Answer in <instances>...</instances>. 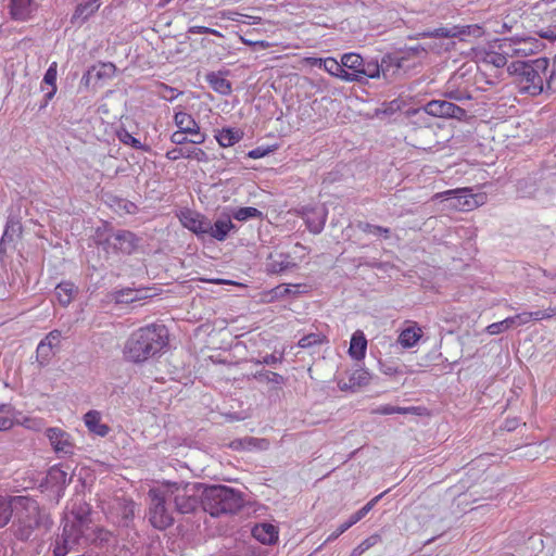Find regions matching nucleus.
<instances>
[{
    "mask_svg": "<svg viewBox=\"0 0 556 556\" xmlns=\"http://www.w3.org/2000/svg\"><path fill=\"white\" fill-rule=\"evenodd\" d=\"M13 511L18 516L21 527L17 535L22 540H27L33 529L38 527L48 529L52 525L49 515L40 510L36 501L26 496H15L11 503L0 500V528L9 522Z\"/></svg>",
    "mask_w": 556,
    "mask_h": 556,
    "instance_id": "2",
    "label": "nucleus"
},
{
    "mask_svg": "<svg viewBox=\"0 0 556 556\" xmlns=\"http://www.w3.org/2000/svg\"><path fill=\"white\" fill-rule=\"evenodd\" d=\"M108 242L115 249L125 254H130L137 247V238L130 231H118L108 239Z\"/></svg>",
    "mask_w": 556,
    "mask_h": 556,
    "instance_id": "20",
    "label": "nucleus"
},
{
    "mask_svg": "<svg viewBox=\"0 0 556 556\" xmlns=\"http://www.w3.org/2000/svg\"><path fill=\"white\" fill-rule=\"evenodd\" d=\"M31 0H12L11 12L15 18L24 20L29 14Z\"/></svg>",
    "mask_w": 556,
    "mask_h": 556,
    "instance_id": "40",
    "label": "nucleus"
},
{
    "mask_svg": "<svg viewBox=\"0 0 556 556\" xmlns=\"http://www.w3.org/2000/svg\"><path fill=\"white\" fill-rule=\"evenodd\" d=\"M380 541V536L378 534H372L369 538L365 539L358 547L365 553L370 547L375 546Z\"/></svg>",
    "mask_w": 556,
    "mask_h": 556,
    "instance_id": "52",
    "label": "nucleus"
},
{
    "mask_svg": "<svg viewBox=\"0 0 556 556\" xmlns=\"http://www.w3.org/2000/svg\"><path fill=\"white\" fill-rule=\"evenodd\" d=\"M253 536L263 544L275 543L278 539L276 527L270 523L256 525L252 530Z\"/></svg>",
    "mask_w": 556,
    "mask_h": 556,
    "instance_id": "31",
    "label": "nucleus"
},
{
    "mask_svg": "<svg viewBox=\"0 0 556 556\" xmlns=\"http://www.w3.org/2000/svg\"><path fill=\"white\" fill-rule=\"evenodd\" d=\"M243 503L242 494L226 485H213L203 491L202 505L211 516L236 513Z\"/></svg>",
    "mask_w": 556,
    "mask_h": 556,
    "instance_id": "4",
    "label": "nucleus"
},
{
    "mask_svg": "<svg viewBox=\"0 0 556 556\" xmlns=\"http://www.w3.org/2000/svg\"><path fill=\"white\" fill-rule=\"evenodd\" d=\"M357 228L361 231H363L365 233L372 235V236H383V237L388 238L390 235L389 228L377 226V225H371L369 223L359 222L357 224Z\"/></svg>",
    "mask_w": 556,
    "mask_h": 556,
    "instance_id": "42",
    "label": "nucleus"
},
{
    "mask_svg": "<svg viewBox=\"0 0 556 556\" xmlns=\"http://www.w3.org/2000/svg\"><path fill=\"white\" fill-rule=\"evenodd\" d=\"M394 410H396L395 414L407 415L414 413L416 408L394 406Z\"/></svg>",
    "mask_w": 556,
    "mask_h": 556,
    "instance_id": "62",
    "label": "nucleus"
},
{
    "mask_svg": "<svg viewBox=\"0 0 556 556\" xmlns=\"http://www.w3.org/2000/svg\"><path fill=\"white\" fill-rule=\"evenodd\" d=\"M111 296L116 303H132L142 299L140 290L130 288L116 290Z\"/></svg>",
    "mask_w": 556,
    "mask_h": 556,
    "instance_id": "38",
    "label": "nucleus"
},
{
    "mask_svg": "<svg viewBox=\"0 0 556 556\" xmlns=\"http://www.w3.org/2000/svg\"><path fill=\"white\" fill-rule=\"evenodd\" d=\"M341 62L343 70H351L348 74H358L357 71H362L364 64L363 58L354 52L344 53L341 58Z\"/></svg>",
    "mask_w": 556,
    "mask_h": 556,
    "instance_id": "36",
    "label": "nucleus"
},
{
    "mask_svg": "<svg viewBox=\"0 0 556 556\" xmlns=\"http://www.w3.org/2000/svg\"><path fill=\"white\" fill-rule=\"evenodd\" d=\"M425 113L435 117H451L462 119L466 116V111L458 105L445 100H432L424 109Z\"/></svg>",
    "mask_w": 556,
    "mask_h": 556,
    "instance_id": "12",
    "label": "nucleus"
},
{
    "mask_svg": "<svg viewBox=\"0 0 556 556\" xmlns=\"http://www.w3.org/2000/svg\"><path fill=\"white\" fill-rule=\"evenodd\" d=\"M465 34L464 29H459L458 26L451 28L440 27L431 31L424 33L426 37H439V38H452Z\"/></svg>",
    "mask_w": 556,
    "mask_h": 556,
    "instance_id": "39",
    "label": "nucleus"
},
{
    "mask_svg": "<svg viewBox=\"0 0 556 556\" xmlns=\"http://www.w3.org/2000/svg\"><path fill=\"white\" fill-rule=\"evenodd\" d=\"M382 495L383 494H379L376 497H374L372 500H370L365 506L362 507V510H364L365 514L367 515L374 508V506L379 502V500L382 497Z\"/></svg>",
    "mask_w": 556,
    "mask_h": 556,
    "instance_id": "61",
    "label": "nucleus"
},
{
    "mask_svg": "<svg viewBox=\"0 0 556 556\" xmlns=\"http://www.w3.org/2000/svg\"><path fill=\"white\" fill-rule=\"evenodd\" d=\"M136 504L131 500L118 498L111 510L112 517H121L119 522L123 526H128L129 521L134 518Z\"/></svg>",
    "mask_w": 556,
    "mask_h": 556,
    "instance_id": "22",
    "label": "nucleus"
},
{
    "mask_svg": "<svg viewBox=\"0 0 556 556\" xmlns=\"http://www.w3.org/2000/svg\"><path fill=\"white\" fill-rule=\"evenodd\" d=\"M326 341V337L321 333H309L299 340V346L302 349H308L315 345L323 344Z\"/></svg>",
    "mask_w": 556,
    "mask_h": 556,
    "instance_id": "43",
    "label": "nucleus"
},
{
    "mask_svg": "<svg viewBox=\"0 0 556 556\" xmlns=\"http://www.w3.org/2000/svg\"><path fill=\"white\" fill-rule=\"evenodd\" d=\"M323 67L331 76L338 77L348 83H353L357 76L356 74H348V71L343 70L342 62H338L333 58L324 59Z\"/></svg>",
    "mask_w": 556,
    "mask_h": 556,
    "instance_id": "28",
    "label": "nucleus"
},
{
    "mask_svg": "<svg viewBox=\"0 0 556 556\" xmlns=\"http://www.w3.org/2000/svg\"><path fill=\"white\" fill-rule=\"evenodd\" d=\"M86 529H88V519L86 517L76 516L73 520L67 519L62 534L56 538L53 545L54 556H66L73 551L80 543Z\"/></svg>",
    "mask_w": 556,
    "mask_h": 556,
    "instance_id": "6",
    "label": "nucleus"
},
{
    "mask_svg": "<svg viewBox=\"0 0 556 556\" xmlns=\"http://www.w3.org/2000/svg\"><path fill=\"white\" fill-rule=\"evenodd\" d=\"M502 52L509 58H527L536 53L542 45L533 37H510L502 39Z\"/></svg>",
    "mask_w": 556,
    "mask_h": 556,
    "instance_id": "9",
    "label": "nucleus"
},
{
    "mask_svg": "<svg viewBox=\"0 0 556 556\" xmlns=\"http://www.w3.org/2000/svg\"><path fill=\"white\" fill-rule=\"evenodd\" d=\"M356 521L352 518V516L342 525L338 527V529L332 532L326 540V542H331L336 539H338L341 534H343L348 529H350L352 526H354Z\"/></svg>",
    "mask_w": 556,
    "mask_h": 556,
    "instance_id": "46",
    "label": "nucleus"
},
{
    "mask_svg": "<svg viewBox=\"0 0 556 556\" xmlns=\"http://www.w3.org/2000/svg\"><path fill=\"white\" fill-rule=\"evenodd\" d=\"M14 425L10 416H0V431L8 430Z\"/></svg>",
    "mask_w": 556,
    "mask_h": 556,
    "instance_id": "60",
    "label": "nucleus"
},
{
    "mask_svg": "<svg viewBox=\"0 0 556 556\" xmlns=\"http://www.w3.org/2000/svg\"><path fill=\"white\" fill-rule=\"evenodd\" d=\"M536 34L543 39H548L551 41L556 40V23L536 30Z\"/></svg>",
    "mask_w": 556,
    "mask_h": 556,
    "instance_id": "49",
    "label": "nucleus"
},
{
    "mask_svg": "<svg viewBox=\"0 0 556 556\" xmlns=\"http://www.w3.org/2000/svg\"><path fill=\"white\" fill-rule=\"evenodd\" d=\"M261 216L262 212L251 206L240 207L232 213V217L239 222H245L250 218H257Z\"/></svg>",
    "mask_w": 556,
    "mask_h": 556,
    "instance_id": "41",
    "label": "nucleus"
},
{
    "mask_svg": "<svg viewBox=\"0 0 556 556\" xmlns=\"http://www.w3.org/2000/svg\"><path fill=\"white\" fill-rule=\"evenodd\" d=\"M434 199L450 200L451 207L459 211H472L486 202L485 193H472L471 189H451L435 193Z\"/></svg>",
    "mask_w": 556,
    "mask_h": 556,
    "instance_id": "8",
    "label": "nucleus"
},
{
    "mask_svg": "<svg viewBox=\"0 0 556 556\" xmlns=\"http://www.w3.org/2000/svg\"><path fill=\"white\" fill-rule=\"evenodd\" d=\"M47 437L56 453H73L74 445L71 440V435L61 428L54 427L47 429Z\"/></svg>",
    "mask_w": 556,
    "mask_h": 556,
    "instance_id": "18",
    "label": "nucleus"
},
{
    "mask_svg": "<svg viewBox=\"0 0 556 556\" xmlns=\"http://www.w3.org/2000/svg\"><path fill=\"white\" fill-rule=\"evenodd\" d=\"M56 76H58V64L56 62H52L45 73L41 90L45 91L43 85H48L49 88L45 94V102L40 105V109H45L49 101L53 99L56 93Z\"/></svg>",
    "mask_w": 556,
    "mask_h": 556,
    "instance_id": "24",
    "label": "nucleus"
},
{
    "mask_svg": "<svg viewBox=\"0 0 556 556\" xmlns=\"http://www.w3.org/2000/svg\"><path fill=\"white\" fill-rule=\"evenodd\" d=\"M486 332L491 336L500 334L507 331L504 324L501 321L493 323L485 328Z\"/></svg>",
    "mask_w": 556,
    "mask_h": 556,
    "instance_id": "54",
    "label": "nucleus"
},
{
    "mask_svg": "<svg viewBox=\"0 0 556 556\" xmlns=\"http://www.w3.org/2000/svg\"><path fill=\"white\" fill-rule=\"evenodd\" d=\"M163 486L169 497L175 504L176 510L180 514L193 513L199 504L201 494V485L198 483H177V482H163Z\"/></svg>",
    "mask_w": 556,
    "mask_h": 556,
    "instance_id": "5",
    "label": "nucleus"
},
{
    "mask_svg": "<svg viewBox=\"0 0 556 556\" xmlns=\"http://www.w3.org/2000/svg\"><path fill=\"white\" fill-rule=\"evenodd\" d=\"M174 122L179 130L188 134L197 132V128L199 126L194 118L189 113L184 111L176 112Z\"/></svg>",
    "mask_w": 556,
    "mask_h": 556,
    "instance_id": "35",
    "label": "nucleus"
},
{
    "mask_svg": "<svg viewBox=\"0 0 556 556\" xmlns=\"http://www.w3.org/2000/svg\"><path fill=\"white\" fill-rule=\"evenodd\" d=\"M169 342L164 325L151 324L135 330L124 346V356L132 363H143L165 352Z\"/></svg>",
    "mask_w": 556,
    "mask_h": 556,
    "instance_id": "1",
    "label": "nucleus"
},
{
    "mask_svg": "<svg viewBox=\"0 0 556 556\" xmlns=\"http://www.w3.org/2000/svg\"><path fill=\"white\" fill-rule=\"evenodd\" d=\"M367 339L362 330H356L351 338L349 355L355 361H362L366 355Z\"/></svg>",
    "mask_w": 556,
    "mask_h": 556,
    "instance_id": "26",
    "label": "nucleus"
},
{
    "mask_svg": "<svg viewBox=\"0 0 556 556\" xmlns=\"http://www.w3.org/2000/svg\"><path fill=\"white\" fill-rule=\"evenodd\" d=\"M267 153H268V151L266 149L256 148V149L249 151L248 156L250 159L256 160V159L264 157Z\"/></svg>",
    "mask_w": 556,
    "mask_h": 556,
    "instance_id": "59",
    "label": "nucleus"
},
{
    "mask_svg": "<svg viewBox=\"0 0 556 556\" xmlns=\"http://www.w3.org/2000/svg\"><path fill=\"white\" fill-rule=\"evenodd\" d=\"M67 473L59 467H52L49 471V480L65 483Z\"/></svg>",
    "mask_w": 556,
    "mask_h": 556,
    "instance_id": "48",
    "label": "nucleus"
},
{
    "mask_svg": "<svg viewBox=\"0 0 556 556\" xmlns=\"http://www.w3.org/2000/svg\"><path fill=\"white\" fill-rule=\"evenodd\" d=\"M258 378L262 381H267L276 384H280L283 382V377L281 375L268 370L260 372Z\"/></svg>",
    "mask_w": 556,
    "mask_h": 556,
    "instance_id": "47",
    "label": "nucleus"
},
{
    "mask_svg": "<svg viewBox=\"0 0 556 556\" xmlns=\"http://www.w3.org/2000/svg\"><path fill=\"white\" fill-rule=\"evenodd\" d=\"M459 29H464L465 34L462 36H475L480 37L482 35V29L478 25H467V26H458Z\"/></svg>",
    "mask_w": 556,
    "mask_h": 556,
    "instance_id": "53",
    "label": "nucleus"
},
{
    "mask_svg": "<svg viewBox=\"0 0 556 556\" xmlns=\"http://www.w3.org/2000/svg\"><path fill=\"white\" fill-rule=\"evenodd\" d=\"M116 67L113 63H99L91 66L81 77V85L86 88L96 86L102 80L112 78L115 75Z\"/></svg>",
    "mask_w": 556,
    "mask_h": 556,
    "instance_id": "15",
    "label": "nucleus"
},
{
    "mask_svg": "<svg viewBox=\"0 0 556 556\" xmlns=\"http://www.w3.org/2000/svg\"><path fill=\"white\" fill-rule=\"evenodd\" d=\"M300 214L312 233L317 235L323 231L328 216V211L324 205L303 207Z\"/></svg>",
    "mask_w": 556,
    "mask_h": 556,
    "instance_id": "13",
    "label": "nucleus"
},
{
    "mask_svg": "<svg viewBox=\"0 0 556 556\" xmlns=\"http://www.w3.org/2000/svg\"><path fill=\"white\" fill-rule=\"evenodd\" d=\"M189 135L192 136V138L189 139V142L193 144H201L206 139V135L200 131V126H198L197 132H189Z\"/></svg>",
    "mask_w": 556,
    "mask_h": 556,
    "instance_id": "58",
    "label": "nucleus"
},
{
    "mask_svg": "<svg viewBox=\"0 0 556 556\" xmlns=\"http://www.w3.org/2000/svg\"><path fill=\"white\" fill-rule=\"evenodd\" d=\"M61 338V331L52 330L39 342L36 349V362L40 367L51 362L60 348Z\"/></svg>",
    "mask_w": 556,
    "mask_h": 556,
    "instance_id": "11",
    "label": "nucleus"
},
{
    "mask_svg": "<svg viewBox=\"0 0 556 556\" xmlns=\"http://www.w3.org/2000/svg\"><path fill=\"white\" fill-rule=\"evenodd\" d=\"M393 56L386 55L382 58L381 63L377 61H364L362 71H357L356 79L354 81H362L363 78H379L381 75H386V63H392Z\"/></svg>",
    "mask_w": 556,
    "mask_h": 556,
    "instance_id": "19",
    "label": "nucleus"
},
{
    "mask_svg": "<svg viewBox=\"0 0 556 556\" xmlns=\"http://www.w3.org/2000/svg\"><path fill=\"white\" fill-rule=\"evenodd\" d=\"M117 137L124 144L130 146L138 150L148 151L149 148L146 144H142L137 138H135L127 130H122L117 132Z\"/></svg>",
    "mask_w": 556,
    "mask_h": 556,
    "instance_id": "44",
    "label": "nucleus"
},
{
    "mask_svg": "<svg viewBox=\"0 0 556 556\" xmlns=\"http://www.w3.org/2000/svg\"><path fill=\"white\" fill-rule=\"evenodd\" d=\"M370 381V374L364 368H356L349 372L348 380L339 379L338 387L341 391L355 392L359 388L367 386Z\"/></svg>",
    "mask_w": 556,
    "mask_h": 556,
    "instance_id": "17",
    "label": "nucleus"
},
{
    "mask_svg": "<svg viewBox=\"0 0 556 556\" xmlns=\"http://www.w3.org/2000/svg\"><path fill=\"white\" fill-rule=\"evenodd\" d=\"M206 81L211 88L219 94L227 96L231 92V84L222 73H208L206 75Z\"/></svg>",
    "mask_w": 556,
    "mask_h": 556,
    "instance_id": "32",
    "label": "nucleus"
},
{
    "mask_svg": "<svg viewBox=\"0 0 556 556\" xmlns=\"http://www.w3.org/2000/svg\"><path fill=\"white\" fill-rule=\"evenodd\" d=\"M179 220L185 228L189 229L197 236H204L207 233L208 220L203 215L194 211H181L179 214Z\"/></svg>",
    "mask_w": 556,
    "mask_h": 556,
    "instance_id": "16",
    "label": "nucleus"
},
{
    "mask_svg": "<svg viewBox=\"0 0 556 556\" xmlns=\"http://www.w3.org/2000/svg\"><path fill=\"white\" fill-rule=\"evenodd\" d=\"M502 39L473 49V58L479 65H492L496 68L507 64L508 55L502 52Z\"/></svg>",
    "mask_w": 556,
    "mask_h": 556,
    "instance_id": "10",
    "label": "nucleus"
},
{
    "mask_svg": "<svg viewBox=\"0 0 556 556\" xmlns=\"http://www.w3.org/2000/svg\"><path fill=\"white\" fill-rule=\"evenodd\" d=\"M219 146L227 148L237 143L241 139V132L231 128H224L215 136Z\"/></svg>",
    "mask_w": 556,
    "mask_h": 556,
    "instance_id": "37",
    "label": "nucleus"
},
{
    "mask_svg": "<svg viewBox=\"0 0 556 556\" xmlns=\"http://www.w3.org/2000/svg\"><path fill=\"white\" fill-rule=\"evenodd\" d=\"M20 424L28 429V430H33V431H41L45 426H46V422L42 418L40 417H31V416H27V417H24Z\"/></svg>",
    "mask_w": 556,
    "mask_h": 556,
    "instance_id": "45",
    "label": "nucleus"
},
{
    "mask_svg": "<svg viewBox=\"0 0 556 556\" xmlns=\"http://www.w3.org/2000/svg\"><path fill=\"white\" fill-rule=\"evenodd\" d=\"M502 323L504 324L505 328L507 330L511 329V328H516V324H515V319H514V316H510V317H507L505 318L504 320H502Z\"/></svg>",
    "mask_w": 556,
    "mask_h": 556,
    "instance_id": "64",
    "label": "nucleus"
},
{
    "mask_svg": "<svg viewBox=\"0 0 556 556\" xmlns=\"http://www.w3.org/2000/svg\"><path fill=\"white\" fill-rule=\"evenodd\" d=\"M421 337L422 329L416 323H410L406 328H404L400 332L397 337V343L403 349H410L417 345Z\"/></svg>",
    "mask_w": 556,
    "mask_h": 556,
    "instance_id": "23",
    "label": "nucleus"
},
{
    "mask_svg": "<svg viewBox=\"0 0 556 556\" xmlns=\"http://www.w3.org/2000/svg\"><path fill=\"white\" fill-rule=\"evenodd\" d=\"M446 97H448L452 100L462 101L465 99H470V94L465 90H454L451 89V87H447L445 91Z\"/></svg>",
    "mask_w": 556,
    "mask_h": 556,
    "instance_id": "50",
    "label": "nucleus"
},
{
    "mask_svg": "<svg viewBox=\"0 0 556 556\" xmlns=\"http://www.w3.org/2000/svg\"><path fill=\"white\" fill-rule=\"evenodd\" d=\"M77 293V288L72 282H61L55 287V295L61 305H68Z\"/></svg>",
    "mask_w": 556,
    "mask_h": 556,
    "instance_id": "34",
    "label": "nucleus"
},
{
    "mask_svg": "<svg viewBox=\"0 0 556 556\" xmlns=\"http://www.w3.org/2000/svg\"><path fill=\"white\" fill-rule=\"evenodd\" d=\"M548 65V59L538 58L531 62H511L507 70L509 74L516 76V83L521 92L536 96L543 91V84L545 79L547 87H552V81L555 77V63L553 64V70L549 75Z\"/></svg>",
    "mask_w": 556,
    "mask_h": 556,
    "instance_id": "3",
    "label": "nucleus"
},
{
    "mask_svg": "<svg viewBox=\"0 0 556 556\" xmlns=\"http://www.w3.org/2000/svg\"><path fill=\"white\" fill-rule=\"evenodd\" d=\"M277 362H280V358L276 357L274 354H270V355H266L261 363L267 364V365H273V364H276Z\"/></svg>",
    "mask_w": 556,
    "mask_h": 556,
    "instance_id": "63",
    "label": "nucleus"
},
{
    "mask_svg": "<svg viewBox=\"0 0 556 556\" xmlns=\"http://www.w3.org/2000/svg\"><path fill=\"white\" fill-rule=\"evenodd\" d=\"M395 412L396 410H394V406L390 404L378 406L372 410V413L377 415H393Z\"/></svg>",
    "mask_w": 556,
    "mask_h": 556,
    "instance_id": "57",
    "label": "nucleus"
},
{
    "mask_svg": "<svg viewBox=\"0 0 556 556\" xmlns=\"http://www.w3.org/2000/svg\"><path fill=\"white\" fill-rule=\"evenodd\" d=\"M166 157L169 161H177L179 159H191L199 163H207L210 161L207 153L200 148H174L166 152Z\"/></svg>",
    "mask_w": 556,
    "mask_h": 556,
    "instance_id": "21",
    "label": "nucleus"
},
{
    "mask_svg": "<svg viewBox=\"0 0 556 556\" xmlns=\"http://www.w3.org/2000/svg\"><path fill=\"white\" fill-rule=\"evenodd\" d=\"M84 422L90 432L99 437H105L110 432L109 426L102 422L101 414L98 410L87 412L84 416Z\"/></svg>",
    "mask_w": 556,
    "mask_h": 556,
    "instance_id": "25",
    "label": "nucleus"
},
{
    "mask_svg": "<svg viewBox=\"0 0 556 556\" xmlns=\"http://www.w3.org/2000/svg\"><path fill=\"white\" fill-rule=\"evenodd\" d=\"M100 8L99 0H86L77 5L73 16L72 23L83 24Z\"/></svg>",
    "mask_w": 556,
    "mask_h": 556,
    "instance_id": "29",
    "label": "nucleus"
},
{
    "mask_svg": "<svg viewBox=\"0 0 556 556\" xmlns=\"http://www.w3.org/2000/svg\"><path fill=\"white\" fill-rule=\"evenodd\" d=\"M556 315V307H548L545 311L522 312L514 316L517 327L529 324L531 320H543Z\"/></svg>",
    "mask_w": 556,
    "mask_h": 556,
    "instance_id": "27",
    "label": "nucleus"
},
{
    "mask_svg": "<svg viewBox=\"0 0 556 556\" xmlns=\"http://www.w3.org/2000/svg\"><path fill=\"white\" fill-rule=\"evenodd\" d=\"M188 132H184L181 130H178V131H175L172 136H170V141L177 146H181V144H185L187 142H189V139L186 137Z\"/></svg>",
    "mask_w": 556,
    "mask_h": 556,
    "instance_id": "55",
    "label": "nucleus"
},
{
    "mask_svg": "<svg viewBox=\"0 0 556 556\" xmlns=\"http://www.w3.org/2000/svg\"><path fill=\"white\" fill-rule=\"evenodd\" d=\"M190 31L193 34H212L218 37L223 36L218 30L205 26H192Z\"/></svg>",
    "mask_w": 556,
    "mask_h": 556,
    "instance_id": "56",
    "label": "nucleus"
},
{
    "mask_svg": "<svg viewBox=\"0 0 556 556\" xmlns=\"http://www.w3.org/2000/svg\"><path fill=\"white\" fill-rule=\"evenodd\" d=\"M298 268L296 257L289 253L271 252L266 261V271L268 274H282Z\"/></svg>",
    "mask_w": 556,
    "mask_h": 556,
    "instance_id": "14",
    "label": "nucleus"
},
{
    "mask_svg": "<svg viewBox=\"0 0 556 556\" xmlns=\"http://www.w3.org/2000/svg\"><path fill=\"white\" fill-rule=\"evenodd\" d=\"M233 228L235 225L229 217L219 218L213 225L208 220V229L206 235H210L212 238L218 241H223Z\"/></svg>",
    "mask_w": 556,
    "mask_h": 556,
    "instance_id": "30",
    "label": "nucleus"
},
{
    "mask_svg": "<svg viewBox=\"0 0 556 556\" xmlns=\"http://www.w3.org/2000/svg\"><path fill=\"white\" fill-rule=\"evenodd\" d=\"M232 447L233 448H241V450H247V451H252V450H260V451H265L269 447V441L267 439H260V438H253V437H249V438H244V439H241V440H238V441H235L232 442Z\"/></svg>",
    "mask_w": 556,
    "mask_h": 556,
    "instance_id": "33",
    "label": "nucleus"
},
{
    "mask_svg": "<svg viewBox=\"0 0 556 556\" xmlns=\"http://www.w3.org/2000/svg\"><path fill=\"white\" fill-rule=\"evenodd\" d=\"M305 286L303 285H292V286H279L277 287V291L279 294H287V293H300L303 292V289Z\"/></svg>",
    "mask_w": 556,
    "mask_h": 556,
    "instance_id": "51",
    "label": "nucleus"
},
{
    "mask_svg": "<svg viewBox=\"0 0 556 556\" xmlns=\"http://www.w3.org/2000/svg\"><path fill=\"white\" fill-rule=\"evenodd\" d=\"M148 496L150 498L149 504V521L150 523L160 530L166 529L173 525L174 518L170 511L166 508V501L169 500L163 483L152 488Z\"/></svg>",
    "mask_w": 556,
    "mask_h": 556,
    "instance_id": "7",
    "label": "nucleus"
}]
</instances>
